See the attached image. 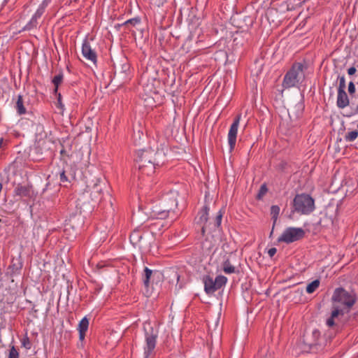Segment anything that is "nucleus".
I'll list each match as a JSON object with an SVG mask.
<instances>
[{
  "mask_svg": "<svg viewBox=\"0 0 358 358\" xmlns=\"http://www.w3.org/2000/svg\"><path fill=\"white\" fill-rule=\"evenodd\" d=\"M155 155L156 152L151 148L137 151L136 164L141 174L151 176L155 173L156 166Z\"/></svg>",
  "mask_w": 358,
  "mask_h": 358,
  "instance_id": "1",
  "label": "nucleus"
},
{
  "mask_svg": "<svg viewBox=\"0 0 358 358\" xmlns=\"http://www.w3.org/2000/svg\"><path fill=\"white\" fill-rule=\"evenodd\" d=\"M305 66L300 62L293 64L291 69L285 73L282 87L285 89L296 87L302 83L305 79L304 73Z\"/></svg>",
  "mask_w": 358,
  "mask_h": 358,
  "instance_id": "2",
  "label": "nucleus"
},
{
  "mask_svg": "<svg viewBox=\"0 0 358 358\" xmlns=\"http://www.w3.org/2000/svg\"><path fill=\"white\" fill-rule=\"evenodd\" d=\"M331 300L348 311L356 303L357 295L355 291L348 292L343 287H338L334 291Z\"/></svg>",
  "mask_w": 358,
  "mask_h": 358,
  "instance_id": "3",
  "label": "nucleus"
},
{
  "mask_svg": "<svg viewBox=\"0 0 358 358\" xmlns=\"http://www.w3.org/2000/svg\"><path fill=\"white\" fill-rule=\"evenodd\" d=\"M107 185L106 180L101 178H95L87 182L86 191L90 193L92 201L99 202L103 198V192L107 188Z\"/></svg>",
  "mask_w": 358,
  "mask_h": 358,
  "instance_id": "4",
  "label": "nucleus"
},
{
  "mask_svg": "<svg viewBox=\"0 0 358 358\" xmlns=\"http://www.w3.org/2000/svg\"><path fill=\"white\" fill-rule=\"evenodd\" d=\"M293 206L294 210L303 215L312 213L315 209L314 199L308 194H297L294 199Z\"/></svg>",
  "mask_w": 358,
  "mask_h": 358,
  "instance_id": "5",
  "label": "nucleus"
},
{
  "mask_svg": "<svg viewBox=\"0 0 358 358\" xmlns=\"http://www.w3.org/2000/svg\"><path fill=\"white\" fill-rule=\"evenodd\" d=\"M178 192L176 191H171L164 196V202L167 200L171 201V205L169 207H163L159 210L156 211L155 213L159 219H165L169 216L170 214H173V210L178 206Z\"/></svg>",
  "mask_w": 358,
  "mask_h": 358,
  "instance_id": "6",
  "label": "nucleus"
},
{
  "mask_svg": "<svg viewBox=\"0 0 358 358\" xmlns=\"http://www.w3.org/2000/svg\"><path fill=\"white\" fill-rule=\"evenodd\" d=\"M305 231L302 228L288 227L285 229L281 236L278 238V242L291 243L302 238Z\"/></svg>",
  "mask_w": 358,
  "mask_h": 358,
  "instance_id": "7",
  "label": "nucleus"
},
{
  "mask_svg": "<svg viewBox=\"0 0 358 358\" xmlns=\"http://www.w3.org/2000/svg\"><path fill=\"white\" fill-rule=\"evenodd\" d=\"M241 119V115H237L236 117L234 118L233 123L231 124L228 132L227 140L229 145L230 152H232L234 150L236 143L237 134Z\"/></svg>",
  "mask_w": 358,
  "mask_h": 358,
  "instance_id": "8",
  "label": "nucleus"
},
{
  "mask_svg": "<svg viewBox=\"0 0 358 358\" xmlns=\"http://www.w3.org/2000/svg\"><path fill=\"white\" fill-rule=\"evenodd\" d=\"M50 3V0H43L39 5L36 13L34 14L31 20L24 27L23 30H31L36 28L38 25V19L40 18L44 13L46 7Z\"/></svg>",
  "mask_w": 358,
  "mask_h": 358,
  "instance_id": "9",
  "label": "nucleus"
},
{
  "mask_svg": "<svg viewBox=\"0 0 358 358\" xmlns=\"http://www.w3.org/2000/svg\"><path fill=\"white\" fill-rule=\"evenodd\" d=\"M130 65L129 63L124 62L115 67L114 80L123 83L130 79Z\"/></svg>",
  "mask_w": 358,
  "mask_h": 358,
  "instance_id": "10",
  "label": "nucleus"
},
{
  "mask_svg": "<svg viewBox=\"0 0 358 358\" xmlns=\"http://www.w3.org/2000/svg\"><path fill=\"white\" fill-rule=\"evenodd\" d=\"M82 55L87 60L92 62L94 64H96L97 55L96 51L92 48L90 42L87 38H85L82 44Z\"/></svg>",
  "mask_w": 358,
  "mask_h": 358,
  "instance_id": "11",
  "label": "nucleus"
},
{
  "mask_svg": "<svg viewBox=\"0 0 358 358\" xmlns=\"http://www.w3.org/2000/svg\"><path fill=\"white\" fill-rule=\"evenodd\" d=\"M144 132V127L141 122L134 125L132 141L135 145H141L145 141L146 136Z\"/></svg>",
  "mask_w": 358,
  "mask_h": 358,
  "instance_id": "12",
  "label": "nucleus"
},
{
  "mask_svg": "<svg viewBox=\"0 0 358 358\" xmlns=\"http://www.w3.org/2000/svg\"><path fill=\"white\" fill-rule=\"evenodd\" d=\"M14 196L20 197L31 198L34 195V189L31 185H22L18 184L13 190Z\"/></svg>",
  "mask_w": 358,
  "mask_h": 358,
  "instance_id": "13",
  "label": "nucleus"
},
{
  "mask_svg": "<svg viewBox=\"0 0 358 358\" xmlns=\"http://www.w3.org/2000/svg\"><path fill=\"white\" fill-rule=\"evenodd\" d=\"M202 280L204 284V291L207 294H213L217 291L215 280L212 277L204 275Z\"/></svg>",
  "mask_w": 358,
  "mask_h": 358,
  "instance_id": "14",
  "label": "nucleus"
},
{
  "mask_svg": "<svg viewBox=\"0 0 358 358\" xmlns=\"http://www.w3.org/2000/svg\"><path fill=\"white\" fill-rule=\"evenodd\" d=\"M143 234L139 229H134L130 235V242L134 247L141 248V241L143 240Z\"/></svg>",
  "mask_w": 358,
  "mask_h": 358,
  "instance_id": "15",
  "label": "nucleus"
},
{
  "mask_svg": "<svg viewBox=\"0 0 358 358\" xmlns=\"http://www.w3.org/2000/svg\"><path fill=\"white\" fill-rule=\"evenodd\" d=\"M350 103V100L345 91L338 92L336 105L339 108H344Z\"/></svg>",
  "mask_w": 358,
  "mask_h": 358,
  "instance_id": "16",
  "label": "nucleus"
},
{
  "mask_svg": "<svg viewBox=\"0 0 358 358\" xmlns=\"http://www.w3.org/2000/svg\"><path fill=\"white\" fill-rule=\"evenodd\" d=\"M152 275L153 276L157 275V278H159L160 275V273L157 271H155L153 272L151 269L148 268V267H145L144 273L143 275V284L145 287H149L151 277Z\"/></svg>",
  "mask_w": 358,
  "mask_h": 358,
  "instance_id": "17",
  "label": "nucleus"
},
{
  "mask_svg": "<svg viewBox=\"0 0 358 358\" xmlns=\"http://www.w3.org/2000/svg\"><path fill=\"white\" fill-rule=\"evenodd\" d=\"M155 338L156 337H147L146 345L145 347L144 352L145 358H148L150 355L152 353L156 345Z\"/></svg>",
  "mask_w": 358,
  "mask_h": 358,
  "instance_id": "18",
  "label": "nucleus"
},
{
  "mask_svg": "<svg viewBox=\"0 0 358 358\" xmlns=\"http://www.w3.org/2000/svg\"><path fill=\"white\" fill-rule=\"evenodd\" d=\"M209 208L206 206L199 212L197 219V224H205L208 220Z\"/></svg>",
  "mask_w": 358,
  "mask_h": 358,
  "instance_id": "19",
  "label": "nucleus"
},
{
  "mask_svg": "<svg viewBox=\"0 0 358 358\" xmlns=\"http://www.w3.org/2000/svg\"><path fill=\"white\" fill-rule=\"evenodd\" d=\"M89 327V320L85 317L79 322L78 329L79 336H85Z\"/></svg>",
  "mask_w": 358,
  "mask_h": 358,
  "instance_id": "20",
  "label": "nucleus"
},
{
  "mask_svg": "<svg viewBox=\"0 0 358 358\" xmlns=\"http://www.w3.org/2000/svg\"><path fill=\"white\" fill-rule=\"evenodd\" d=\"M208 331L210 336L222 334V327L220 326L218 320L213 322V326L208 325Z\"/></svg>",
  "mask_w": 358,
  "mask_h": 358,
  "instance_id": "21",
  "label": "nucleus"
},
{
  "mask_svg": "<svg viewBox=\"0 0 358 358\" xmlns=\"http://www.w3.org/2000/svg\"><path fill=\"white\" fill-rule=\"evenodd\" d=\"M64 80V73L62 72H59L58 74L54 76L52 80V83L55 86L53 92L55 94H57L59 86L63 82Z\"/></svg>",
  "mask_w": 358,
  "mask_h": 358,
  "instance_id": "22",
  "label": "nucleus"
},
{
  "mask_svg": "<svg viewBox=\"0 0 358 358\" xmlns=\"http://www.w3.org/2000/svg\"><path fill=\"white\" fill-rule=\"evenodd\" d=\"M15 108L19 115H24L26 113L27 110L23 103V99L21 95H18L17 99L16 101Z\"/></svg>",
  "mask_w": 358,
  "mask_h": 358,
  "instance_id": "23",
  "label": "nucleus"
},
{
  "mask_svg": "<svg viewBox=\"0 0 358 358\" xmlns=\"http://www.w3.org/2000/svg\"><path fill=\"white\" fill-rule=\"evenodd\" d=\"M222 270L226 274H231L236 272L235 266L231 264L229 259L223 262Z\"/></svg>",
  "mask_w": 358,
  "mask_h": 358,
  "instance_id": "24",
  "label": "nucleus"
},
{
  "mask_svg": "<svg viewBox=\"0 0 358 358\" xmlns=\"http://www.w3.org/2000/svg\"><path fill=\"white\" fill-rule=\"evenodd\" d=\"M320 281L318 279H316L309 283L306 287V292L308 294L313 293L320 286Z\"/></svg>",
  "mask_w": 358,
  "mask_h": 358,
  "instance_id": "25",
  "label": "nucleus"
},
{
  "mask_svg": "<svg viewBox=\"0 0 358 358\" xmlns=\"http://www.w3.org/2000/svg\"><path fill=\"white\" fill-rule=\"evenodd\" d=\"M214 280L215 282L217 290L220 289L222 286L225 285L227 282V278L222 275H217Z\"/></svg>",
  "mask_w": 358,
  "mask_h": 358,
  "instance_id": "26",
  "label": "nucleus"
},
{
  "mask_svg": "<svg viewBox=\"0 0 358 358\" xmlns=\"http://www.w3.org/2000/svg\"><path fill=\"white\" fill-rule=\"evenodd\" d=\"M279 213H280V207L278 206H275V205L272 206L271 208V215L272 216V219L273 220V225H275V224L277 221ZM273 227H274V226H273Z\"/></svg>",
  "mask_w": 358,
  "mask_h": 358,
  "instance_id": "27",
  "label": "nucleus"
},
{
  "mask_svg": "<svg viewBox=\"0 0 358 358\" xmlns=\"http://www.w3.org/2000/svg\"><path fill=\"white\" fill-rule=\"evenodd\" d=\"M358 136V131L357 130H354V131H352L349 133H348L344 138L345 140V141L347 142H352V141H354Z\"/></svg>",
  "mask_w": 358,
  "mask_h": 358,
  "instance_id": "28",
  "label": "nucleus"
},
{
  "mask_svg": "<svg viewBox=\"0 0 358 358\" xmlns=\"http://www.w3.org/2000/svg\"><path fill=\"white\" fill-rule=\"evenodd\" d=\"M340 315H344L343 310V309H340L338 306H333V310H332V312H331V317L335 319L336 317H337Z\"/></svg>",
  "mask_w": 358,
  "mask_h": 358,
  "instance_id": "29",
  "label": "nucleus"
},
{
  "mask_svg": "<svg viewBox=\"0 0 358 358\" xmlns=\"http://www.w3.org/2000/svg\"><path fill=\"white\" fill-rule=\"evenodd\" d=\"M339 80L338 92L345 91V78L344 76H338V78Z\"/></svg>",
  "mask_w": 358,
  "mask_h": 358,
  "instance_id": "30",
  "label": "nucleus"
},
{
  "mask_svg": "<svg viewBox=\"0 0 358 358\" xmlns=\"http://www.w3.org/2000/svg\"><path fill=\"white\" fill-rule=\"evenodd\" d=\"M19 354L17 350L15 348L14 346H12L10 349L8 358H18Z\"/></svg>",
  "mask_w": 358,
  "mask_h": 358,
  "instance_id": "31",
  "label": "nucleus"
},
{
  "mask_svg": "<svg viewBox=\"0 0 358 358\" xmlns=\"http://www.w3.org/2000/svg\"><path fill=\"white\" fill-rule=\"evenodd\" d=\"M59 180L61 182H63V183L66 182H70L68 177L66 175V171L64 170H62L59 173Z\"/></svg>",
  "mask_w": 358,
  "mask_h": 358,
  "instance_id": "32",
  "label": "nucleus"
},
{
  "mask_svg": "<svg viewBox=\"0 0 358 358\" xmlns=\"http://www.w3.org/2000/svg\"><path fill=\"white\" fill-rule=\"evenodd\" d=\"M139 23H140V20L138 18H131V19L127 20L124 22V24L125 25L131 24L132 26H135L136 24H139Z\"/></svg>",
  "mask_w": 358,
  "mask_h": 358,
  "instance_id": "33",
  "label": "nucleus"
},
{
  "mask_svg": "<svg viewBox=\"0 0 358 358\" xmlns=\"http://www.w3.org/2000/svg\"><path fill=\"white\" fill-rule=\"evenodd\" d=\"M22 345L26 348V349H30L31 346V343L29 340L28 337H23V339L22 341Z\"/></svg>",
  "mask_w": 358,
  "mask_h": 358,
  "instance_id": "34",
  "label": "nucleus"
},
{
  "mask_svg": "<svg viewBox=\"0 0 358 358\" xmlns=\"http://www.w3.org/2000/svg\"><path fill=\"white\" fill-rule=\"evenodd\" d=\"M222 219V213L220 210L215 217V226L219 227L221 224Z\"/></svg>",
  "mask_w": 358,
  "mask_h": 358,
  "instance_id": "35",
  "label": "nucleus"
},
{
  "mask_svg": "<svg viewBox=\"0 0 358 358\" xmlns=\"http://www.w3.org/2000/svg\"><path fill=\"white\" fill-rule=\"evenodd\" d=\"M356 88L354 83L352 81L350 82L348 84V92L350 94H353L355 93Z\"/></svg>",
  "mask_w": 358,
  "mask_h": 358,
  "instance_id": "36",
  "label": "nucleus"
},
{
  "mask_svg": "<svg viewBox=\"0 0 358 358\" xmlns=\"http://www.w3.org/2000/svg\"><path fill=\"white\" fill-rule=\"evenodd\" d=\"M167 0H152V3L158 7L163 6Z\"/></svg>",
  "mask_w": 358,
  "mask_h": 358,
  "instance_id": "37",
  "label": "nucleus"
},
{
  "mask_svg": "<svg viewBox=\"0 0 358 358\" xmlns=\"http://www.w3.org/2000/svg\"><path fill=\"white\" fill-rule=\"evenodd\" d=\"M57 97V106L61 108H64V105L62 102V95L60 93H58L57 94H55Z\"/></svg>",
  "mask_w": 358,
  "mask_h": 358,
  "instance_id": "38",
  "label": "nucleus"
},
{
  "mask_svg": "<svg viewBox=\"0 0 358 358\" xmlns=\"http://www.w3.org/2000/svg\"><path fill=\"white\" fill-rule=\"evenodd\" d=\"M277 252V249L275 248H271L268 250V255L269 257H273Z\"/></svg>",
  "mask_w": 358,
  "mask_h": 358,
  "instance_id": "39",
  "label": "nucleus"
},
{
  "mask_svg": "<svg viewBox=\"0 0 358 358\" xmlns=\"http://www.w3.org/2000/svg\"><path fill=\"white\" fill-rule=\"evenodd\" d=\"M326 323L328 327H332L333 325H334V318L330 317L327 320Z\"/></svg>",
  "mask_w": 358,
  "mask_h": 358,
  "instance_id": "40",
  "label": "nucleus"
},
{
  "mask_svg": "<svg viewBox=\"0 0 358 358\" xmlns=\"http://www.w3.org/2000/svg\"><path fill=\"white\" fill-rule=\"evenodd\" d=\"M356 68L354 66H351L348 69V73L349 76H352L356 73Z\"/></svg>",
  "mask_w": 358,
  "mask_h": 358,
  "instance_id": "41",
  "label": "nucleus"
},
{
  "mask_svg": "<svg viewBox=\"0 0 358 358\" xmlns=\"http://www.w3.org/2000/svg\"><path fill=\"white\" fill-rule=\"evenodd\" d=\"M145 91L147 92V93H149V94H151L154 92V88H153V85H147L145 89Z\"/></svg>",
  "mask_w": 358,
  "mask_h": 358,
  "instance_id": "42",
  "label": "nucleus"
},
{
  "mask_svg": "<svg viewBox=\"0 0 358 358\" xmlns=\"http://www.w3.org/2000/svg\"><path fill=\"white\" fill-rule=\"evenodd\" d=\"M162 204L163 207H166V208L169 207L171 205V201L167 200L166 202H164V196L162 199Z\"/></svg>",
  "mask_w": 358,
  "mask_h": 358,
  "instance_id": "43",
  "label": "nucleus"
},
{
  "mask_svg": "<svg viewBox=\"0 0 358 358\" xmlns=\"http://www.w3.org/2000/svg\"><path fill=\"white\" fill-rule=\"evenodd\" d=\"M267 189L266 187V185H263L261 188H260V191H259V194H264L266 193Z\"/></svg>",
  "mask_w": 358,
  "mask_h": 358,
  "instance_id": "44",
  "label": "nucleus"
},
{
  "mask_svg": "<svg viewBox=\"0 0 358 358\" xmlns=\"http://www.w3.org/2000/svg\"><path fill=\"white\" fill-rule=\"evenodd\" d=\"M147 78V73H144L143 76H142V78H141V83L143 84V85L144 86L145 83H144V80L146 79Z\"/></svg>",
  "mask_w": 358,
  "mask_h": 358,
  "instance_id": "45",
  "label": "nucleus"
},
{
  "mask_svg": "<svg viewBox=\"0 0 358 358\" xmlns=\"http://www.w3.org/2000/svg\"><path fill=\"white\" fill-rule=\"evenodd\" d=\"M201 232H202V234L204 235L205 234V226L204 224H201Z\"/></svg>",
  "mask_w": 358,
  "mask_h": 358,
  "instance_id": "46",
  "label": "nucleus"
},
{
  "mask_svg": "<svg viewBox=\"0 0 358 358\" xmlns=\"http://www.w3.org/2000/svg\"><path fill=\"white\" fill-rule=\"evenodd\" d=\"M65 152H65V150H64V149H62V150H60V154H61V155H64V154H65Z\"/></svg>",
  "mask_w": 358,
  "mask_h": 358,
  "instance_id": "47",
  "label": "nucleus"
},
{
  "mask_svg": "<svg viewBox=\"0 0 358 358\" xmlns=\"http://www.w3.org/2000/svg\"><path fill=\"white\" fill-rule=\"evenodd\" d=\"M145 336H154V335H153V334H152V333L151 334H149L146 333V334H145Z\"/></svg>",
  "mask_w": 358,
  "mask_h": 358,
  "instance_id": "48",
  "label": "nucleus"
},
{
  "mask_svg": "<svg viewBox=\"0 0 358 358\" xmlns=\"http://www.w3.org/2000/svg\"><path fill=\"white\" fill-rule=\"evenodd\" d=\"M79 338H80V340L81 341H83V339L85 338V337H83V336H80V337H79Z\"/></svg>",
  "mask_w": 358,
  "mask_h": 358,
  "instance_id": "49",
  "label": "nucleus"
},
{
  "mask_svg": "<svg viewBox=\"0 0 358 358\" xmlns=\"http://www.w3.org/2000/svg\"><path fill=\"white\" fill-rule=\"evenodd\" d=\"M357 112L358 113V104H357Z\"/></svg>",
  "mask_w": 358,
  "mask_h": 358,
  "instance_id": "50",
  "label": "nucleus"
},
{
  "mask_svg": "<svg viewBox=\"0 0 358 358\" xmlns=\"http://www.w3.org/2000/svg\"><path fill=\"white\" fill-rule=\"evenodd\" d=\"M357 128H358V124H357Z\"/></svg>",
  "mask_w": 358,
  "mask_h": 358,
  "instance_id": "51",
  "label": "nucleus"
}]
</instances>
